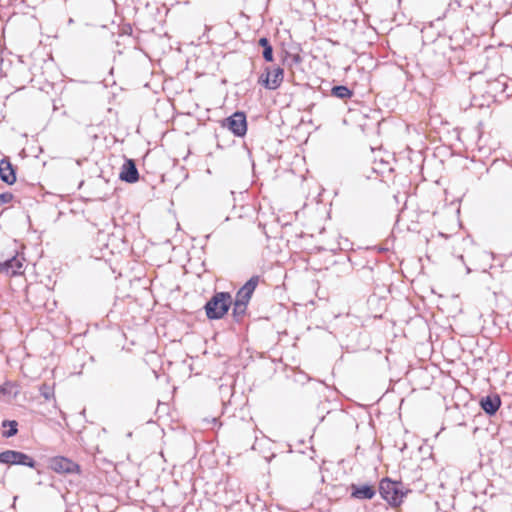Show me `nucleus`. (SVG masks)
I'll return each instance as SVG.
<instances>
[{
	"label": "nucleus",
	"instance_id": "nucleus-1",
	"mask_svg": "<svg viewBox=\"0 0 512 512\" xmlns=\"http://www.w3.org/2000/svg\"><path fill=\"white\" fill-rule=\"evenodd\" d=\"M232 306V296L229 292H215L205 303L204 310L209 320H220Z\"/></svg>",
	"mask_w": 512,
	"mask_h": 512
},
{
	"label": "nucleus",
	"instance_id": "nucleus-2",
	"mask_svg": "<svg viewBox=\"0 0 512 512\" xmlns=\"http://www.w3.org/2000/svg\"><path fill=\"white\" fill-rule=\"evenodd\" d=\"M408 492L410 490L406 489L401 481H395L386 477L379 483L381 497L393 507L399 506Z\"/></svg>",
	"mask_w": 512,
	"mask_h": 512
},
{
	"label": "nucleus",
	"instance_id": "nucleus-3",
	"mask_svg": "<svg viewBox=\"0 0 512 512\" xmlns=\"http://www.w3.org/2000/svg\"><path fill=\"white\" fill-rule=\"evenodd\" d=\"M0 464L20 465L36 469L37 462L28 454L17 450H5L0 453Z\"/></svg>",
	"mask_w": 512,
	"mask_h": 512
},
{
	"label": "nucleus",
	"instance_id": "nucleus-4",
	"mask_svg": "<svg viewBox=\"0 0 512 512\" xmlns=\"http://www.w3.org/2000/svg\"><path fill=\"white\" fill-rule=\"evenodd\" d=\"M221 124L223 128H227L236 137H243L247 133V117L242 111L234 112L223 119Z\"/></svg>",
	"mask_w": 512,
	"mask_h": 512
},
{
	"label": "nucleus",
	"instance_id": "nucleus-5",
	"mask_svg": "<svg viewBox=\"0 0 512 512\" xmlns=\"http://www.w3.org/2000/svg\"><path fill=\"white\" fill-rule=\"evenodd\" d=\"M283 78V68L278 66L271 71L269 67H266L264 72L259 76L258 83L266 89L276 90L283 82Z\"/></svg>",
	"mask_w": 512,
	"mask_h": 512
},
{
	"label": "nucleus",
	"instance_id": "nucleus-6",
	"mask_svg": "<svg viewBox=\"0 0 512 512\" xmlns=\"http://www.w3.org/2000/svg\"><path fill=\"white\" fill-rule=\"evenodd\" d=\"M49 468L58 474H73L80 471V466L69 458L56 456L49 460Z\"/></svg>",
	"mask_w": 512,
	"mask_h": 512
},
{
	"label": "nucleus",
	"instance_id": "nucleus-7",
	"mask_svg": "<svg viewBox=\"0 0 512 512\" xmlns=\"http://www.w3.org/2000/svg\"><path fill=\"white\" fill-rule=\"evenodd\" d=\"M259 281V275H253L251 278H249L246 283L236 292L235 299L233 301L248 306L252 295L259 284Z\"/></svg>",
	"mask_w": 512,
	"mask_h": 512
},
{
	"label": "nucleus",
	"instance_id": "nucleus-8",
	"mask_svg": "<svg viewBox=\"0 0 512 512\" xmlns=\"http://www.w3.org/2000/svg\"><path fill=\"white\" fill-rule=\"evenodd\" d=\"M119 179L129 184L136 183L139 180V172L133 159H125L119 173Z\"/></svg>",
	"mask_w": 512,
	"mask_h": 512
},
{
	"label": "nucleus",
	"instance_id": "nucleus-9",
	"mask_svg": "<svg viewBox=\"0 0 512 512\" xmlns=\"http://www.w3.org/2000/svg\"><path fill=\"white\" fill-rule=\"evenodd\" d=\"M501 403V398L497 393L488 394L479 400L480 408L488 416H494L499 410Z\"/></svg>",
	"mask_w": 512,
	"mask_h": 512
},
{
	"label": "nucleus",
	"instance_id": "nucleus-10",
	"mask_svg": "<svg viewBox=\"0 0 512 512\" xmlns=\"http://www.w3.org/2000/svg\"><path fill=\"white\" fill-rule=\"evenodd\" d=\"M351 497L358 500H370L376 494V489L371 484L357 485L352 483L350 485Z\"/></svg>",
	"mask_w": 512,
	"mask_h": 512
},
{
	"label": "nucleus",
	"instance_id": "nucleus-11",
	"mask_svg": "<svg viewBox=\"0 0 512 512\" xmlns=\"http://www.w3.org/2000/svg\"><path fill=\"white\" fill-rule=\"evenodd\" d=\"M23 262L22 259L13 256L6 259L3 262H0V271L5 272L8 275L15 276L22 273Z\"/></svg>",
	"mask_w": 512,
	"mask_h": 512
},
{
	"label": "nucleus",
	"instance_id": "nucleus-12",
	"mask_svg": "<svg viewBox=\"0 0 512 512\" xmlns=\"http://www.w3.org/2000/svg\"><path fill=\"white\" fill-rule=\"evenodd\" d=\"M0 179L9 185L14 184L16 181L15 169L8 158L0 160Z\"/></svg>",
	"mask_w": 512,
	"mask_h": 512
},
{
	"label": "nucleus",
	"instance_id": "nucleus-13",
	"mask_svg": "<svg viewBox=\"0 0 512 512\" xmlns=\"http://www.w3.org/2000/svg\"><path fill=\"white\" fill-rule=\"evenodd\" d=\"M259 46L263 48L262 56L266 62H272L274 60L273 47L267 37H261L258 40Z\"/></svg>",
	"mask_w": 512,
	"mask_h": 512
},
{
	"label": "nucleus",
	"instance_id": "nucleus-14",
	"mask_svg": "<svg viewBox=\"0 0 512 512\" xmlns=\"http://www.w3.org/2000/svg\"><path fill=\"white\" fill-rule=\"evenodd\" d=\"M331 95L345 100L353 96V91L346 85H335L331 89Z\"/></svg>",
	"mask_w": 512,
	"mask_h": 512
},
{
	"label": "nucleus",
	"instance_id": "nucleus-15",
	"mask_svg": "<svg viewBox=\"0 0 512 512\" xmlns=\"http://www.w3.org/2000/svg\"><path fill=\"white\" fill-rule=\"evenodd\" d=\"M232 317L236 322H241L246 315L247 305L236 303L232 300Z\"/></svg>",
	"mask_w": 512,
	"mask_h": 512
},
{
	"label": "nucleus",
	"instance_id": "nucleus-16",
	"mask_svg": "<svg viewBox=\"0 0 512 512\" xmlns=\"http://www.w3.org/2000/svg\"><path fill=\"white\" fill-rule=\"evenodd\" d=\"M0 392L3 395H9V396L16 397L18 394L17 385L12 382H5L4 384H2L0 386Z\"/></svg>",
	"mask_w": 512,
	"mask_h": 512
},
{
	"label": "nucleus",
	"instance_id": "nucleus-17",
	"mask_svg": "<svg viewBox=\"0 0 512 512\" xmlns=\"http://www.w3.org/2000/svg\"><path fill=\"white\" fill-rule=\"evenodd\" d=\"M8 429L2 432V437L11 438L18 433V422L16 420H12V422H7Z\"/></svg>",
	"mask_w": 512,
	"mask_h": 512
},
{
	"label": "nucleus",
	"instance_id": "nucleus-18",
	"mask_svg": "<svg viewBox=\"0 0 512 512\" xmlns=\"http://www.w3.org/2000/svg\"><path fill=\"white\" fill-rule=\"evenodd\" d=\"M284 61L289 66L298 65L302 62V57L299 54H287Z\"/></svg>",
	"mask_w": 512,
	"mask_h": 512
},
{
	"label": "nucleus",
	"instance_id": "nucleus-19",
	"mask_svg": "<svg viewBox=\"0 0 512 512\" xmlns=\"http://www.w3.org/2000/svg\"><path fill=\"white\" fill-rule=\"evenodd\" d=\"M40 394L41 396H43L46 400H50L53 395H54V391H53V388L44 384L40 387Z\"/></svg>",
	"mask_w": 512,
	"mask_h": 512
},
{
	"label": "nucleus",
	"instance_id": "nucleus-20",
	"mask_svg": "<svg viewBox=\"0 0 512 512\" xmlns=\"http://www.w3.org/2000/svg\"><path fill=\"white\" fill-rule=\"evenodd\" d=\"M13 194L10 192H3L0 194V206L9 203L13 200Z\"/></svg>",
	"mask_w": 512,
	"mask_h": 512
},
{
	"label": "nucleus",
	"instance_id": "nucleus-21",
	"mask_svg": "<svg viewBox=\"0 0 512 512\" xmlns=\"http://www.w3.org/2000/svg\"><path fill=\"white\" fill-rule=\"evenodd\" d=\"M449 6H450V7H452V6L460 7V6H461V4H460V2H459L458 0H454L453 2H451V3L449 4Z\"/></svg>",
	"mask_w": 512,
	"mask_h": 512
},
{
	"label": "nucleus",
	"instance_id": "nucleus-22",
	"mask_svg": "<svg viewBox=\"0 0 512 512\" xmlns=\"http://www.w3.org/2000/svg\"><path fill=\"white\" fill-rule=\"evenodd\" d=\"M7 422H12V420H4V421L2 422V424H1V426H2L3 428L8 427Z\"/></svg>",
	"mask_w": 512,
	"mask_h": 512
},
{
	"label": "nucleus",
	"instance_id": "nucleus-23",
	"mask_svg": "<svg viewBox=\"0 0 512 512\" xmlns=\"http://www.w3.org/2000/svg\"><path fill=\"white\" fill-rule=\"evenodd\" d=\"M466 270H467V273L471 272V269L468 266L466 267Z\"/></svg>",
	"mask_w": 512,
	"mask_h": 512
}]
</instances>
